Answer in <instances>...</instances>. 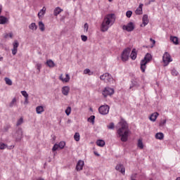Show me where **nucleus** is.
<instances>
[{
	"label": "nucleus",
	"mask_w": 180,
	"mask_h": 180,
	"mask_svg": "<svg viewBox=\"0 0 180 180\" xmlns=\"http://www.w3.org/2000/svg\"><path fill=\"white\" fill-rule=\"evenodd\" d=\"M23 123V117H20L18 121H17V124L16 126H20V124H22Z\"/></svg>",
	"instance_id": "nucleus-39"
},
{
	"label": "nucleus",
	"mask_w": 180,
	"mask_h": 180,
	"mask_svg": "<svg viewBox=\"0 0 180 180\" xmlns=\"http://www.w3.org/2000/svg\"><path fill=\"white\" fill-rule=\"evenodd\" d=\"M138 147L141 148V150H143L144 148V145L143 144V141L141 139H139L138 141Z\"/></svg>",
	"instance_id": "nucleus-33"
},
{
	"label": "nucleus",
	"mask_w": 180,
	"mask_h": 180,
	"mask_svg": "<svg viewBox=\"0 0 180 180\" xmlns=\"http://www.w3.org/2000/svg\"><path fill=\"white\" fill-rule=\"evenodd\" d=\"M25 103H27V100H26V98H25Z\"/></svg>",
	"instance_id": "nucleus-59"
},
{
	"label": "nucleus",
	"mask_w": 180,
	"mask_h": 180,
	"mask_svg": "<svg viewBox=\"0 0 180 180\" xmlns=\"http://www.w3.org/2000/svg\"><path fill=\"white\" fill-rule=\"evenodd\" d=\"M116 20V18L115 17V14H108L104 17V19L103 20V22L101 26V32H108L109 30V27L115 23V21Z\"/></svg>",
	"instance_id": "nucleus-2"
},
{
	"label": "nucleus",
	"mask_w": 180,
	"mask_h": 180,
	"mask_svg": "<svg viewBox=\"0 0 180 180\" xmlns=\"http://www.w3.org/2000/svg\"><path fill=\"white\" fill-rule=\"evenodd\" d=\"M132 15H133V11H128L126 13L127 18H131Z\"/></svg>",
	"instance_id": "nucleus-42"
},
{
	"label": "nucleus",
	"mask_w": 180,
	"mask_h": 180,
	"mask_svg": "<svg viewBox=\"0 0 180 180\" xmlns=\"http://www.w3.org/2000/svg\"><path fill=\"white\" fill-rule=\"evenodd\" d=\"M112 1H113V0H108L109 2H112Z\"/></svg>",
	"instance_id": "nucleus-62"
},
{
	"label": "nucleus",
	"mask_w": 180,
	"mask_h": 180,
	"mask_svg": "<svg viewBox=\"0 0 180 180\" xmlns=\"http://www.w3.org/2000/svg\"><path fill=\"white\" fill-rule=\"evenodd\" d=\"M88 122L92 123V124H95V115H91L87 120Z\"/></svg>",
	"instance_id": "nucleus-30"
},
{
	"label": "nucleus",
	"mask_w": 180,
	"mask_h": 180,
	"mask_svg": "<svg viewBox=\"0 0 180 180\" xmlns=\"http://www.w3.org/2000/svg\"><path fill=\"white\" fill-rule=\"evenodd\" d=\"M162 61L165 64V67H167L169 63L172 61V58H171V55L168 53V52H165L162 56Z\"/></svg>",
	"instance_id": "nucleus-6"
},
{
	"label": "nucleus",
	"mask_w": 180,
	"mask_h": 180,
	"mask_svg": "<svg viewBox=\"0 0 180 180\" xmlns=\"http://www.w3.org/2000/svg\"><path fill=\"white\" fill-rule=\"evenodd\" d=\"M81 38H82V41H86V40H88V37H86L85 35H82Z\"/></svg>",
	"instance_id": "nucleus-49"
},
{
	"label": "nucleus",
	"mask_w": 180,
	"mask_h": 180,
	"mask_svg": "<svg viewBox=\"0 0 180 180\" xmlns=\"http://www.w3.org/2000/svg\"><path fill=\"white\" fill-rule=\"evenodd\" d=\"M8 37H10V38L12 39L13 37V34L10 32L9 34H6L4 37L7 39Z\"/></svg>",
	"instance_id": "nucleus-48"
},
{
	"label": "nucleus",
	"mask_w": 180,
	"mask_h": 180,
	"mask_svg": "<svg viewBox=\"0 0 180 180\" xmlns=\"http://www.w3.org/2000/svg\"><path fill=\"white\" fill-rule=\"evenodd\" d=\"M122 29L127 30V32H133L134 30V23L130 22L127 25H123Z\"/></svg>",
	"instance_id": "nucleus-10"
},
{
	"label": "nucleus",
	"mask_w": 180,
	"mask_h": 180,
	"mask_svg": "<svg viewBox=\"0 0 180 180\" xmlns=\"http://www.w3.org/2000/svg\"><path fill=\"white\" fill-rule=\"evenodd\" d=\"M89 28V25L86 22L84 24V32H88V29Z\"/></svg>",
	"instance_id": "nucleus-50"
},
{
	"label": "nucleus",
	"mask_w": 180,
	"mask_h": 180,
	"mask_svg": "<svg viewBox=\"0 0 180 180\" xmlns=\"http://www.w3.org/2000/svg\"><path fill=\"white\" fill-rule=\"evenodd\" d=\"M130 57H131V60H135L136 58H137V53H136V49H134L132 50Z\"/></svg>",
	"instance_id": "nucleus-24"
},
{
	"label": "nucleus",
	"mask_w": 180,
	"mask_h": 180,
	"mask_svg": "<svg viewBox=\"0 0 180 180\" xmlns=\"http://www.w3.org/2000/svg\"><path fill=\"white\" fill-rule=\"evenodd\" d=\"M143 4H140L139 8L135 11L136 15L143 14Z\"/></svg>",
	"instance_id": "nucleus-15"
},
{
	"label": "nucleus",
	"mask_w": 180,
	"mask_h": 180,
	"mask_svg": "<svg viewBox=\"0 0 180 180\" xmlns=\"http://www.w3.org/2000/svg\"><path fill=\"white\" fill-rule=\"evenodd\" d=\"M65 113L67 116H70L71 114V107H68L67 109L65 110Z\"/></svg>",
	"instance_id": "nucleus-40"
},
{
	"label": "nucleus",
	"mask_w": 180,
	"mask_h": 180,
	"mask_svg": "<svg viewBox=\"0 0 180 180\" xmlns=\"http://www.w3.org/2000/svg\"><path fill=\"white\" fill-rule=\"evenodd\" d=\"M130 51H131L130 48H127L123 51L121 56V58L122 61H127V60H129V57L130 56Z\"/></svg>",
	"instance_id": "nucleus-8"
},
{
	"label": "nucleus",
	"mask_w": 180,
	"mask_h": 180,
	"mask_svg": "<svg viewBox=\"0 0 180 180\" xmlns=\"http://www.w3.org/2000/svg\"><path fill=\"white\" fill-rule=\"evenodd\" d=\"M91 112H93L94 110H92V108H90Z\"/></svg>",
	"instance_id": "nucleus-60"
},
{
	"label": "nucleus",
	"mask_w": 180,
	"mask_h": 180,
	"mask_svg": "<svg viewBox=\"0 0 180 180\" xmlns=\"http://www.w3.org/2000/svg\"><path fill=\"white\" fill-rule=\"evenodd\" d=\"M100 79L101 81H105V82H113V77L109 73H104L100 76Z\"/></svg>",
	"instance_id": "nucleus-7"
},
{
	"label": "nucleus",
	"mask_w": 180,
	"mask_h": 180,
	"mask_svg": "<svg viewBox=\"0 0 180 180\" xmlns=\"http://www.w3.org/2000/svg\"><path fill=\"white\" fill-rule=\"evenodd\" d=\"M62 94L65 96H67L70 94V86H65L62 88Z\"/></svg>",
	"instance_id": "nucleus-14"
},
{
	"label": "nucleus",
	"mask_w": 180,
	"mask_h": 180,
	"mask_svg": "<svg viewBox=\"0 0 180 180\" xmlns=\"http://www.w3.org/2000/svg\"><path fill=\"white\" fill-rule=\"evenodd\" d=\"M74 139L75 141H79L80 140V135L78 132H76L74 135Z\"/></svg>",
	"instance_id": "nucleus-36"
},
{
	"label": "nucleus",
	"mask_w": 180,
	"mask_h": 180,
	"mask_svg": "<svg viewBox=\"0 0 180 180\" xmlns=\"http://www.w3.org/2000/svg\"><path fill=\"white\" fill-rule=\"evenodd\" d=\"M9 129H11V127L10 126H5L4 127V131H8V130H9Z\"/></svg>",
	"instance_id": "nucleus-51"
},
{
	"label": "nucleus",
	"mask_w": 180,
	"mask_h": 180,
	"mask_svg": "<svg viewBox=\"0 0 180 180\" xmlns=\"http://www.w3.org/2000/svg\"><path fill=\"white\" fill-rule=\"evenodd\" d=\"M134 86H136V88L138 86H139V83L136 80L132 81V83H131V85L129 87V89H131V88H133Z\"/></svg>",
	"instance_id": "nucleus-31"
},
{
	"label": "nucleus",
	"mask_w": 180,
	"mask_h": 180,
	"mask_svg": "<svg viewBox=\"0 0 180 180\" xmlns=\"http://www.w3.org/2000/svg\"><path fill=\"white\" fill-rule=\"evenodd\" d=\"M155 139L158 140H163L164 139V134L162 132H159L155 134Z\"/></svg>",
	"instance_id": "nucleus-23"
},
{
	"label": "nucleus",
	"mask_w": 180,
	"mask_h": 180,
	"mask_svg": "<svg viewBox=\"0 0 180 180\" xmlns=\"http://www.w3.org/2000/svg\"><path fill=\"white\" fill-rule=\"evenodd\" d=\"M96 144H97V146H98V147H103L105 146V141L101 140V139L98 140L96 141Z\"/></svg>",
	"instance_id": "nucleus-29"
},
{
	"label": "nucleus",
	"mask_w": 180,
	"mask_h": 180,
	"mask_svg": "<svg viewBox=\"0 0 180 180\" xmlns=\"http://www.w3.org/2000/svg\"><path fill=\"white\" fill-rule=\"evenodd\" d=\"M36 112L37 115H41L44 112V108L41 105H39L36 108Z\"/></svg>",
	"instance_id": "nucleus-18"
},
{
	"label": "nucleus",
	"mask_w": 180,
	"mask_h": 180,
	"mask_svg": "<svg viewBox=\"0 0 180 180\" xmlns=\"http://www.w3.org/2000/svg\"><path fill=\"white\" fill-rule=\"evenodd\" d=\"M6 23H8V18L0 16V25H5Z\"/></svg>",
	"instance_id": "nucleus-21"
},
{
	"label": "nucleus",
	"mask_w": 180,
	"mask_h": 180,
	"mask_svg": "<svg viewBox=\"0 0 180 180\" xmlns=\"http://www.w3.org/2000/svg\"><path fill=\"white\" fill-rule=\"evenodd\" d=\"M120 128L117 129V134L120 137L121 141L126 143L129 140V133H130V129H129V125L126 121H121L120 122Z\"/></svg>",
	"instance_id": "nucleus-1"
},
{
	"label": "nucleus",
	"mask_w": 180,
	"mask_h": 180,
	"mask_svg": "<svg viewBox=\"0 0 180 180\" xmlns=\"http://www.w3.org/2000/svg\"><path fill=\"white\" fill-rule=\"evenodd\" d=\"M167 123V120H162L159 124V126L160 127H162V126H165V124Z\"/></svg>",
	"instance_id": "nucleus-43"
},
{
	"label": "nucleus",
	"mask_w": 180,
	"mask_h": 180,
	"mask_svg": "<svg viewBox=\"0 0 180 180\" xmlns=\"http://www.w3.org/2000/svg\"><path fill=\"white\" fill-rule=\"evenodd\" d=\"M142 22L143 26H147L148 25V15L147 14L143 15V18H142Z\"/></svg>",
	"instance_id": "nucleus-16"
},
{
	"label": "nucleus",
	"mask_w": 180,
	"mask_h": 180,
	"mask_svg": "<svg viewBox=\"0 0 180 180\" xmlns=\"http://www.w3.org/2000/svg\"><path fill=\"white\" fill-rule=\"evenodd\" d=\"M4 81L6 82V85H12V80L11 79L5 77Z\"/></svg>",
	"instance_id": "nucleus-34"
},
{
	"label": "nucleus",
	"mask_w": 180,
	"mask_h": 180,
	"mask_svg": "<svg viewBox=\"0 0 180 180\" xmlns=\"http://www.w3.org/2000/svg\"><path fill=\"white\" fill-rule=\"evenodd\" d=\"M94 155H97V157H99L101 155H99V153H98V152H94Z\"/></svg>",
	"instance_id": "nucleus-53"
},
{
	"label": "nucleus",
	"mask_w": 180,
	"mask_h": 180,
	"mask_svg": "<svg viewBox=\"0 0 180 180\" xmlns=\"http://www.w3.org/2000/svg\"><path fill=\"white\" fill-rule=\"evenodd\" d=\"M58 148H60L59 146H58V144L56 143V144L53 146L52 150H53V151H57V150H58Z\"/></svg>",
	"instance_id": "nucleus-46"
},
{
	"label": "nucleus",
	"mask_w": 180,
	"mask_h": 180,
	"mask_svg": "<svg viewBox=\"0 0 180 180\" xmlns=\"http://www.w3.org/2000/svg\"><path fill=\"white\" fill-rule=\"evenodd\" d=\"M84 74H88L89 75H92V72H91V70L89 69L84 70Z\"/></svg>",
	"instance_id": "nucleus-45"
},
{
	"label": "nucleus",
	"mask_w": 180,
	"mask_h": 180,
	"mask_svg": "<svg viewBox=\"0 0 180 180\" xmlns=\"http://www.w3.org/2000/svg\"><path fill=\"white\" fill-rule=\"evenodd\" d=\"M115 169L117 171H119V172H121L122 175H124V174H126V169L124 168V166L122 163L117 165L115 167Z\"/></svg>",
	"instance_id": "nucleus-11"
},
{
	"label": "nucleus",
	"mask_w": 180,
	"mask_h": 180,
	"mask_svg": "<svg viewBox=\"0 0 180 180\" xmlns=\"http://www.w3.org/2000/svg\"><path fill=\"white\" fill-rule=\"evenodd\" d=\"M46 14V7H43L41 10L38 13V17L41 18L44 15Z\"/></svg>",
	"instance_id": "nucleus-25"
},
{
	"label": "nucleus",
	"mask_w": 180,
	"mask_h": 180,
	"mask_svg": "<svg viewBox=\"0 0 180 180\" xmlns=\"http://www.w3.org/2000/svg\"><path fill=\"white\" fill-rule=\"evenodd\" d=\"M13 46L12 54L13 56H16V53H18V47H19V42L17 40L14 41Z\"/></svg>",
	"instance_id": "nucleus-12"
},
{
	"label": "nucleus",
	"mask_w": 180,
	"mask_h": 180,
	"mask_svg": "<svg viewBox=\"0 0 180 180\" xmlns=\"http://www.w3.org/2000/svg\"><path fill=\"white\" fill-rule=\"evenodd\" d=\"M176 180H180V177H177Z\"/></svg>",
	"instance_id": "nucleus-58"
},
{
	"label": "nucleus",
	"mask_w": 180,
	"mask_h": 180,
	"mask_svg": "<svg viewBox=\"0 0 180 180\" xmlns=\"http://www.w3.org/2000/svg\"><path fill=\"white\" fill-rule=\"evenodd\" d=\"M15 105H16V98H13L8 106L9 108H13Z\"/></svg>",
	"instance_id": "nucleus-32"
},
{
	"label": "nucleus",
	"mask_w": 180,
	"mask_h": 180,
	"mask_svg": "<svg viewBox=\"0 0 180 180\" xmlns=\"http://www.w3.org/2000/svg\"><path fill=\"white\" fill-rule=\"evenodd\" d=\"M150 41L153 43V45L151 47H154V44H155V40L153 39L152 38L150 39Z\"/></svg>",
	"instance_id": "nucleus-52"
},
{
	"label": "nucleus",
	"mask_w": 180,
	"mask_h": 180,
	"mask_svg": "<svg viewBox=\"0 0 180 180\" xmlns=\"http://www.w3.org/2000/svg\"><path fill=\"white\" fill-rule=\"evenodd\" d=\"M107 129L109 130H113V129H115V123L110 122L109 125H107Z\"/></svg>",
	"instance_id": "nucleus-35"
},
{
	"label": "nucleus",
	"mask_w": 180,
	"mask_h": 180,
	"mask_svg": "<svg viewBox=\"0 0 180 180\" xmlns=\"http://www.w3.org/2000/svg\"><path fill=\"white\" fill-rule=\"evenodd\" d=\"M58 147H59V148H64V147H65V141H60L59 143V144H58Z\"/></svg>",
	"instance_id": "nucleus-37"
},
{
	"label": "nucleus",
	"mask_w": 180,
	"mask_h": 180,
	"mask_svg": "<svg viewBox=\"0 0 180 180\" xmlns=\"http://www.w3.org/2000/svg\"><path fill=\"white\" fill-rule=\"evenodd\" d=\"M38 25L41 32H44V30H46V28L44 27V23H43L41 21H39L38 22Z\"/></svg>",
	"instance_id": "nucleus-26"
},
{
	"label": "nucleus",
	"mask_w": 180,
	"mask_h": 180,
	"mask_svg": "<svg viewBox=\"0 0 180 180\" xmlns=\"http://www.w3.org/2000/svg\"><path fill=\"white\" fill-rule=\"evenodd\" d=\"M172 75L176 77V75H178V71H176V70H175V69H173L172 70Z\"/></svg>",
	"instance_id": "nucleus-47"
},
{
	"label": "nucleus",
	"mask_w": 180,
	"mask_h": 180,
	"mask_svg": "<svg viewBox=\"0 0 180 180\" xmlns=\"http://www.w3.org/2000/svg\"><path fill=\"white\" fill-rule=\"evenodd\" d=\"M46 65H48L49 68H54V67H56V63H54V61L49 60L46 61Z\"/></svg>",
	"instance_id": "nucleus-22"
},
{
	"label": "nucleus",
	"mask_w": 180,
	"mask_h": 180,
	"mask_svg": "<svg viewBox=\"0 0 180 180\" xmlns=\"http://www.w3.org/2000/svg\"><path fill=\"white\" fill-rule=\"evenodd\" d=\"M13 136L15 139V141H22V139H23V129H22L20 127L18 128L15 133L13 134Z\"/></svg>",
	"instance_id": "nucleus-4"
},
{
	"label": "nucleus",
	"mask_w": 180,
	"mask_h": 180,
	"mask_svg": "<svg viewBox=\"0 0 180 180\" xmlns=\"http://www.w3.org/2000/svg\"><path fill=\"white\" fill-rule=\"evenodd\" d=\"M21 94H22V96L25 97L26 101H27V99L29 98V94H27V92L26 91H22Z\"/></svg>",
	"instance_id": "nucleus-38"
},
{
	"label": "nucleus",
	"mask_w": 180,
	"mask_h": 180,
	"mask_svg": "<svg viewBox=\"0 0 180 180\" xmlns=\"http://www.w3.org/2000/svg\"><path fill=\"white\" fill-rule=\"evenodd\" d=\"M170 40L174 43V44H179L178 37H170Z\"/></svg>",
	"instance_id": "nucleus-27"
},
{
	"label": "nucleus",
	"mask_w": 180,
	"mask_h": 180,
	"mask_svg": "<svg viewBox=\"0 0 180 180\" xmlns=\"http://www.w3.org/2000/svg\"><path fill=\"white\" fill-rule=\"evenodd\" d=\"M150 4H151V3H150V1H148V3H146L145 5L148 6V5H150Z\"/></svg>",
	"instance_id": "nucleus-55"
},
{
	"label": "nucleus",
	"mask_w": 180,
	"mask_h": 180,
	"mask_svg": "<svg viewBox=\"0 0 180 180\" xmlns=\"http://www.w3.org/2000/svg\"><path fill=\"white\" fill-rule=\"evenodd\" d=\"M4 60V57H0V61H2Z\"/></svg>",
	"instance_id": "nucleus-57"
},
{
	"label": "nucleus",
	"mask_w": 180,
	"mask_h": 180,
	"mask_svg": "<svg viewBox=\"0 0 180 180\" xmlns=\"http://www.w3.org/2000/svg\"><path fill=\"white\" fill-rule=\"evenodd\" d=\"M7 146L6 144L0 142V150H5V148H6Z\"/></svg>",
	"instance_id": "nucleus-41"
},
{
	"label": "nucleus",
	"mask_w": 180,
	"mask_h": 180,
	"mask_svg": "<svg viewBox=\"0 0 180 180\" xmlns=\"http://www.w3.org/2000/svg\"><path fill=\"white\" fill-rule=\"evenodd\" d=\"M39 180H44V179L40 178Z\"/></svg>",
	"instance_id": "nucleus-61"
},
{
	"label": "nucleus",
	"mask_w": 180,
	"mask_h": 180,
	"mask_svg": "<svg viewBox=\"0 0 180 180\" xmlns=\"http://www.w3.org/2000/svg\"><path fill=\"white\" fill-rule=\"evenodd\" d=\"M36 68L38 70V72H40V70H41V63H37L36 64Z\"/></svg>",
	"instance_id": "nucleus-44"
},
{
	"label": "nucleus",
	"mask_w": 180,
	"mask_h": 180,
	"mask_svg": "<svg viewBox=\"0 0 180 180\" xmlns=\"http://www.w3.org/2000/svg\"><path fill=\"white\" fill-rule=\"evenodd\" d=\"M74 1H75L76 0H73Z\"/></svg>",
	"instance_id": "nucleus-63"
},
{
	"label": "nucleus",
	"mask_w": 180,
	"mask_h": 180,
	"mask_svg": "<svg viewBox=\"0 0 180 180\" xmlns=\"http://www.w3.org/2000/svg\"><path fill=\"white\" fill-rule=\"evenodd\" d=\"M65 77H66L65 78H63V75H61L60 76V81H62L63 82H70V75L66 74Z\"/></svg>",
	"instance_id": "nucleus-17"
},
{
	"label": "nucleus",
	"mask_w": 180,
	"mask_h": 180,
	"mask_svg": "<svg viewBox=\"0 0 180 180\" xmlns=\"http://www.w3.org/2000/svg\"><path fill=\"white\" fill-rule=\"evenodd\" d=\"M2 12V6L0 5V14Z\"/></svg>",
	"instance_id": "nucleus-54"
},
{
	"label": "nucleus",
	"mask_w": 180,
	"mask_h": 180,
	"mask_svg": "<svg viewBox=\"0 0 180 180\" xmlns=\"http://www.w3.org/2000/svg\"><path fill=\"white\" fill-rule=\"evenodd\" d=\"M84 160H79L76 165V170L77 172L82 171L84 168Z\"/></svg>",
	"instance_id": "nucleus-13"
},
{
	"label": "nucleus",
	"mask_w": 180,
	"mask_h": 180,
	"mask_svg": "<svg viewBox=\"0 0 180 180\" xmlns=\"http://www.w3.org/2000/svg\"><path fill=\"white\" fill-rule=\"evenodd\" d=\"M113 94H115V89L110 87H105L102 91V94L104 98H108V96H112Z\"/></svg>",
	"instance_id": "nucleus-5"
},
{
	"label": "nucleus",
	"mask_w": 180,
	"mask_h": 180,
	"mask_svg": "<svg viewBox=\"0 0 180 180\" xmlns=\"http://www.w3.org/2000/svg\"><path fill=\"white\" fill-rule=\"evenodd\" d=\"M61 12H63V9H61L60 7H57L53 11V15L54 16H58Z\"/></svg>",
	"instance_id": "nucleus-20"
},
{
	"label": "nucleus",
	"mask_w": 180,
	"mask_h": 180,
	"mask_svg": "<svg viewBox=\"0 0 180 180\" xmlns=\"http://www.w3.org/2000/svg\"><path fill=\"white\" fill-rule=\"evenodd\" d=\"M158 112H155L152 114L150 117L149 119L151 120V122H155L157 120V117H158Z\"/></svg>",
	"instance_id": "nucleus-19"
},
{
	"label": "nucleus",
	"mask_w": 180,
	"mask_h": 180,
	"mask_svg": "<svg viewBox=\"0 0 180 180\" xmlns=\"http://www.w3.org/2000/svg\"><path fill=\"white\" fill-rule=\"evenodd\" d=\"M109 109V105H101L98 108V112L101 115H108Z\"/></svg>",
	"instance_id": "nucleus-9"
},
{
	"label": "nucleus",
	"mask_w": 180,
	"mask_h": 180,
	"mask_svg": "<svg viewBox=\"0 0 180 180\" xmlns=\"http://www.w3.org/2000/svg\"><path fill=\"white\" fill-rule=\"evenodd\" d=\"M29 29H30L31 30H37V25H36V23L32 22L29 25Z\"/></svg>",
	"instance_id": "nucleus-28"
},
{
	"label": "nucleus",
	"mask_w": 180,
	"mask_h": 180,
	"mask_svg": "<svg viewBox=\"0 0 180 180\" xmlns=\"http://www.w3.org/2000/svg\"><path fill=\"white\" fill-rule=\"evenodd\" d=\"M153 56L150 53H146L144 58L141 60V70L142 72H146V68L148 63H150Z\"/></svg>",
	"instance_id": "nucleus-3"
},
{
	"label": "nucleus",
	"mask_w": 180,
	"mask_h": 180,
	"mask_svg": "<svg viewBox=\"0 0 180 180\" xmlns=\"http://www.w3.org/2000/svg\"><path fill=\"white\" fill-rule=\"evenodd\" d=\"M149 2L151 4V2H155V0H149Z\"/></svg>",
	"instance_id": "nucleus-56"
}]
</instances>
